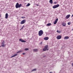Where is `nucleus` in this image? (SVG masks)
Returning a JSON list of instances; mask_svg holds the SVG:
<instances>
[{"label": "nucleus", "instance_id": "nucleus-1", "mask_svg": "<svg viewBox=\"0 0 73 73\" xmlns=\"http://www.w3.org/2000/svg\"><path fill=\"white\" fill-rule=\"evenodd\" d=\"M48 48V45H46L44 47V48L43 49V51L45 52L46 50H48L49 49Z\"/></svg>", "mask_w": 73, "mask_h": 73}, {"label": "nucleus", "instance_id": "nucleus-2", "mask_svg": "<svg viewBox=\"0 0 73 73\" xmlns=\"http://www.w3.org/2000/svg\"><path fill=\"white\" fill-rule=\"evenodd\" d=\"M22 6V4H20L19 5V3H17L16 5H15V7L16 8H20Z\"/></svg>", "mask_w": 73, "mask_h": 73}, {"label": "nucleus", "instance_id": "nucleus-3", "mask_svg": "<svg viewBox=\"0 0 73 73\" xmlns=\"http://www.w3.org/2000/svg\"><path fill=\"white\" fill-rule=\"evenodd\" d=\"M43 35V31L42 30H40L38 32V35L39 36H41Z\"/></svg>", "mask_w": 73, "mask_h": 73}, {"label": "nucleus", "instance_id": "nucleus-4", "mask_svg": "<svg viewBox=\"0 0 73 73\" xmlns=\"http://www.w3.org/2000/svg\"><path fill=\"white\" fill-rule=\"evenodd\" d=\"M60 6V5L59 4H57L56 5H54L53 6L52 8L54 9H55V8H58V7Z\"/></svg>", "mask_w": 73, "mask_h": 73}, {"label": "nucleus", "instance_id": "nucleus-5", "mask_svg": "<svg viewBox=\"0 0 73 73\" xmlns=\"http://www.w3.org/2000/svg\"><path fill=\"white\" fill-rule=\"evenodd\" d=\"M26 22V20H23L22 21H21V22L20 24H24Z\"/></svg>", "mask_w": 73, "mask_h": 73}, {"label": "nucleus", "instance_id": "nucleus-6", "mask_svg": "<svg viewBox=\"0 0 73 73\" xmlns=\"http://www.w3.org/2000/svg\"><path fill=\"white\" fill-rule=\"evenodd\" d=\"M62 37L61 35H59L57 36L56 38L57 39H58V40H60V39H61V38Z\"/></svg>", "mask_w": 73, "mask_h": 73}, {"label": "nucleus", "instance_id": "nucleus-7", "mask_svg": "<svg viewBox=\"0 0 73 73\" xmlns=\"http://www.w3.org/2000/svg\"><path fill=\"white\" fill-rule=\"evenodd\" d=\"M19 41H21L22 42H26V41L24 40H22L21 39H19Z\"/></svg>", "mask_w": 73, "mask_h": 73}, {"label": "nucleus", "instance_id": "nucleus-8", "mask_svg": "<svg viewBox=\"0 0 73 73\" xmlns=\"http://www.w3.org/2000/svg\"><path fill=\"white\" fill-rule=\"evenodd\" d=\"M58 19L57 18L55 20V21L54 22V24H56L57 23V21H58Z\"/></svg>", "mask_w": 73, "mask_h": 73}, {"label": "nucleus", "instance_id": "nucleus-9", "mask_svg": "<svg viewBox=\"0 0 73 73\" xmlns=\"http://www.w3.org/2000/svg\"><path fill=\"white\" fill-rule=\"evenodd\" d=\"M69 36H65L64 38V40H68V39H69Z\"/></svg>", "mask_w": 73, "mask_h": 73}, {"label": "nucleus", "instance_id": "nucleus-10", "mask_svg": "<svg viewBox=\"0 0 73 73\" xmlns=\"http://www.w3.org/2000/svg\"><path fill=\"white\" fill-rule=\"evenodd\" d=\"M70 16V15H68L66 16V19H69V18Z\"/></svg>", "mask_w": 73, "mask_h": 73}, {"label": "nucleus", "instance_id": "nucleus-11", "mask_svg": "<svg viewBox=\"0 0 73 73\" xmlns=\"http://www.w3.org/2000/svg\"><path fill=\"white\" fill-rule=\"evenodd\" d=\"M17 56V54H15L12 56L11 57V58H13V57H16V56Z\"/></svg>", "mask_w": 73, "mask_h": 73}, {"label": "nucleus", "instance_id": "nucleus-12", "mask_svg": "<svg viewBox=\"0 0 73 73\" xmlns=\"http://www.w3.org/2000/svg\"><path fill=\"white\" fill-rule=\"evenodd\" d=\"M62 25H63V27H65V26H66V24L65 23H62Z\"/></svg>", "mask_w": 73, "mask_h": 73}, {"label": "nucleus", "instance_id": "nucleus-13", "mask_svg": "<svg viewBox=\"0 0 73 73\" xmlns=\"http://www.w3.org/2000/svg\"><path fill=\"white\" fill-rule=\"evenodd\" d=\"M44 40H48V39H49V37H44Z\"/></svg>", "mask_w": 73, "mask_h": 73}, {"label": "nucleus", "instance_id": "nucleus-14", "mask_svg": "<svg viewBox=\"0 0 73 73\" xmlns=\"http://www.w3.org/2000/svg\"><path fill=\"white\" fill-rule=\"evenodd\" d=\"M33 52H36L38 51V49H34L33 50Z\"/></svg>", "mask_w": 73, "mask_h": 73}, {"label": "nucleus", "instance_id": "nucleus-15", "mask_svg": "<svg viewBox=\"0 0 73 73\" xmlns=\"http://www.w3.org/2000/svg\"><path fill=\"white\" fill-rule=\"evenodd\" d=\"M8 13H6L5 14V19H8Z\"/></svg>", "mask_w": 73, "mask_h": 73}, {"label": "nucleus", "instance_id": "nucleus-16", "mask_svg": "<svg viewBox=\"0 0 73 73\" xmlns=\"http://www.w3.org/2000/svg\"><path fill=\"white\" fill-rule=\"evenodd\" d=\"M36 70H37V69L36 68H35L32 70H31V72H34V71H36Z\"/></svg>", "mask_w": 73, "mask_h": 73}, {"label": "nucleus", "instance_id": "nucleus-17", "mask_svg": "<svg viewBox=\"0 0 73 73\" xmlns=\"http://www.w3.org/2000/svg\"><path fill=\"white\" fill-rule=\"evenodd\" d=\"M49 2L51 4H53V0H50Z\"/></svg>", "mask_w": 73, "mask_h": 73}, {"label": "nucleus", "instance_id": "nucleus-18", "mask_svg": "<svg viewBox=\"0 0 73 73\" xmlns=\"http://www.w3.org/2000/svg\"><path fill=\"white\" fill-rule=\"evenodd\" d=\"M47 26H48V27H49V26H50V25H51V23H48L47 24Z\"/></svg>", "mask_w": 73, "mask_h": 73}, {"label": "nucleus", "instance_id": "nucleus-19", "mask_svg": "<svg viewBox=\"0 0 73 73\" xmlns=\"http://www.w3.org/2000/svg\"><path fill=\"white\" fill-rule=\"evenodd\" d=\"M30 5H31V4L30 3H29L27 4V5H26V7H29V6H30Z\"/></svg>", "mask_w": 73, "mask_h": 73}, {"label": "nucleus", "instance_id": "nucleus-20", "mask_svg": "<svg viewBox=\"0 0 73 73\" xmlns=\"http://www.w3.org/2000/svg\"><path fill=\"white\" fill-rule=\"evenodd\" d=\"M5 43V41L4 40H3V42L2 43V45H4V43Z\"/></svg>", "mask_w": 73, "mask_h": 73}, {"label": "nucleus", "instance_id": "nucleus-21", "mask_svg": "<svg viewBox=\"0 0 73 73\" xmlns=\"http://www.w3.org/2000/svg\"><path fill=\"white\" fill-rule=\"evenodd\" d=\"M25 50L26 51H27L28 50H29V48H26L25 49Z\"/></svg>", "mask_w": 73, "mask_h": 73}, {"label": "nucleus", "instance_id": "nucleus-22", "mask_svg": "<svg viewBox=\"0 0 73 73\" xmlns=\"http://www.w3.org/2000/svg\"><path fill=\"white\" fill-rule=\"evenodd\" d=\"M6 46V45L5 44H2V45H1V46H2V47H4Z\"/></svg>", "mask_w": 73, "mask_h": 73}, {"label": "nucleus", "instance_id": "nucleus-23", "mask_svg": "<svg viewBox=\"0 0 73 73\" xmlns=\"http://www.w3.org/2000/svg\"><path fill=\"white\" fill-rule=\"evenodd\" d=\"M21 51H18L17 52V53H21Z\"/></svg>", "mask_w": 73, "mask_h": 73}, {"label": "nucleus", "instance_id": "nucleus-24", "mask_svg": "<svg viewBox=\"0 0 73 73\" xmlns=\"http://www.w3.org/2000/svg\"><path fill=\"white\" fill-rule=\"evenodd\" d=\"M68 25H70L71 24V23L69 22L68 23Z\"/></svg>", "mask_w": 73, "mask_h": 73}, {"label": "nucleus", "instance_id": "nucleus-25", "mask_svg": "<svg viewBox=\"0 0 73 73\" xmlns=\"http://www.w3.org/2000/svg\"><path fill=\"white\" fill-rule=\"evenodd\" d=\"M21 19H25V17H21Z\"/></svg>", "mask_w": 73, "mask_h": 73}, {"label": "nucleus", "instance_id": "nucleus-26", "mask_svg": "<svg viewBox=\"0 0 73 73\" xmlns=\"http://www.w3.org/2000/svg\"><path fill=\"white\" fill-rule=\"evenodd\" d=\"M61 31H59V33H61Z\"/></svg>", "mask_w": 73, "mask_h": 73}, {"label": "nucleus", "instance_id": "nucleus-27", "mask_svg": "<svg viewBox=\"0 0 73 73\" xmlns=\"http://www.w3.org/2000/svg\"><path fill=\"white\" fill-rule=\"evenodd\" d=\"M46 57V55H44V56L43 57V58H44V57Z\"/></svg>", "mask_w": 73, "mask_h": 73}, {"label": "nucleus", "instance_id": "nucleus-28", "mask_svg": "<svg viewBox=\"0 0 73 73\" xmlns=\"http://www.w3.org/2000/svg\"><path fill=\"white\" fill-rule=\"evenodd\" d=\"M24 25L22 27V28H24Z\"/></svg>", "mask_w": 73, "mask_h": 73}, {"label": "nucleus", "instance_id": "nucleus-29", "mask_svg": "<svg viewBox=\"0 0 73 73\" xmlns=\"http://www.w3.org/2000/svg\"><path fill=\"white\" fill-rule=\"evenodd\" d=\"M57 2H54V4H56Z\"/></svg>", "mask_w": 73, "mask_h": 73}, {"label": "nucleus", "instance_id": "nucleus-30", "mask_svg": "<svg viewBox=\"0 0 73 73\" xmlns=\"http://www.w3.org/2000/svg\"><path fill=\"white\" fill-rule=\"evenodd\" d=\"M59 32V31H58V30H57V32L58 33Z\"/></svg>", "mask_w": 73, "mask_h": 73}, {"label": "nucleus", "instance_id": "nucleus-31", "mask_svg": "<svg viewBox=\"0 0 73 73\" xmlns=\"http://www.w3.org/2000/svg\"><path fill=\"white\" fill-rule=\"evenodd\" d=\"M22 54L23 55H24V54H25V53H23Z\"/></svg>", "mask_w": 73, "mask_h": 73}, {"label": "nucleus", "instance_id": "nucleus-32", "mask_svg": "<svg viewBox=\"0 0 73 73\" xmlns=\"http://www.w3.org/2000/svg\"><path fill=\"white\" fill-rule=\"evenodd\" d=\"M23 29V28H22L20 29V30H22V29Z\"/></svg>", "mask_w": 73, "mask_h": 73}, {"label": "nucleus", "instance_id": "nucleus-33", "mask_svg": "<svg viewBox=\"0 0 73 73\" xmlns=\"http://www.w3.org/2000/svg\"><path fill=\"white\" fill-rule=\"evenodd\" d=\"M23 29V28H22L20 29V30H22V29Z\"/></svg>", "mask_w": 73, "mask_h": 73}, {"label": "nucleus", "instance_id": "nucleus-34", "mask_svg": "<svg viewBox=\"0 0 73 73\" xmlns=\"http://www.w3.org/2000/svg\"><path fill=\"white\" fill-rule=\"evenodd\" d=\"M36 5L37 6H39V5H37V4Z\"/></svg>", "mask_w": 73, "mask_h": 73}, {"label": "nucleus", "instance_id": "nucleus-35", "mask_svg": "<svg viewBox=\"0 0 73 73\" xmlns=\"http://www.w3.org/2000/svg\"><path fill=\"white\" fill-rule=\"evenodd\" d=\"M1 16V15H0V16Z\"/></svg>", "mask_w": 73, "mask_h": 73}]
</instances>
